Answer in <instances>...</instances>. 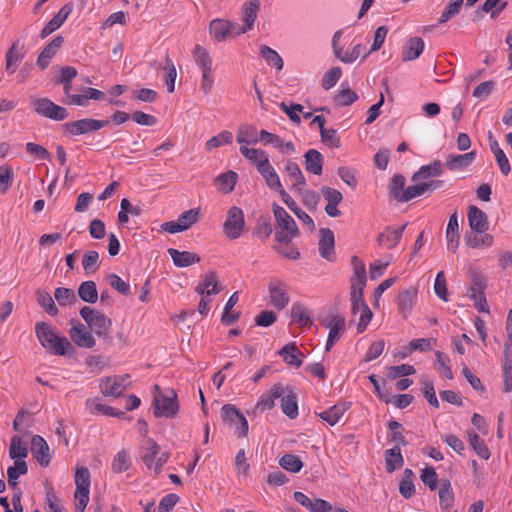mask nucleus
Instances as JSON below:
<instances>
[{
    "instance_id": "11",
    "label": "nucleus",
    "mask_w": 512,
    "mask_h": 512,
    "mask_svg": "<svg viewBox=\"0 0 512 512\" xmlns=\"http://www.w3.org/2000/svg\"><path fill=\"white\" fill-rule=\"evenodd\" d=\"M238 25L234 22L224 19H214L209 24V32L217 42L225 41L228 37H234Z\"/></svg>"
},
{
    "instance_id": "22",
    "label": "nucleus",
    "mask_w": 512,
    "mask_h": 512,
    "mask_svg": "<svg viewBox=\"0 0 512 512\" xmlns=\"http://www.w3.org/2000/svg\"><path fill=\"white\" fill-rule=\"evenodd\" d=\"M284 171L288 179L291 180L290 189L295 192H302V189L306 185V180L299 165L292 160H287Z\"/></svg>"
},
{
    "instance_id": "48",
    "label": "nucleus",
    "mask_w": 512,
    "mask_h": 512,
    "mask_svg": "<svg viewBox=\"0 0 512 512\" xmlns=\"http://www.w3.org/2000/svg\"><path fill=\"white\" fill-rule=\"evenodd\" d=\"M165 70V85L167 87V91L169 93L174 92L175 90V80L177 77V70L173 63V61L170 59L169 55H166L165 57V65L163 67Z\"/></svg>"
},
{
    "instance_id": "24",
    "label": "nucleus",
    "mask_w": 512,
    "mask_h": 512,
    "mask_svg": "<svg viewBox=\"0 0 512 512\" xmlns=\"http://www.w3.org/2000/svg\"><path fill=\"white\" fill-rule=\"evenodd\" d=\"M285 392L280 396V406L282 412L290 419H295L298 416L297 397L291 387L286 386Z\"/></svg>"
},
{
    "instance_id": "28",
    "label": "nucleus",
    "mask_w": 512,
    "mask_h": 512,
    "mask_svg": "<svg viewBox=\"0 0 512 512\" xmlns=\"http://www.w3.org/2000/svg\"><path fill=\"white\" fill-rule=\"evenodd\" d=\"M269 297L272 305L278 310L284 309L289 303V296L284 285L280 282L277 284L270 283Z\"/></svg>"
},
{
    "instance_id": "6",
    "label": "nucleus",
    "mask_w": 512,
    "mask_h": 512,
    "mask_svg": "<svg viewBox=\"0 0 512 512\" xmlns=\"http://www.w3.org/2000/svg\"><path fill=\"white\" fill-rule=\"evenodd\" d=\"M245 228L244 212L237 206L228 209L223 223V234L230 240L238 239Z\"/></svg>"
},
{
    "instance_id": "56",
    "label": "nucleus",
    "mask_w": 512,
    "mask_h": 512,
    "mask_svg": "<svg viewBox=\"0 0 512 512\" xmlns=\"http://www.w3.org/2000/svg\"><path fill=\"white\" fill-rule=\"evenodd\" d=\"M200 217V209L199 208H193L189 209L178 217V222L181 224L183 230L189 229L193 224L198 222Z\"/></svg>"
},
{
    "instance_id": "2",
    "label": "nucleus",
    "mask_w": 512,
    "mask_h": 512,
    "mask_svg": "<svg viewBox=\"0 0 512 512\" xmlns=\"http://www.w3.org/2000/svg\"><path fill=\"white\" fill-rule=\"evenodd\" d=\"M275 218V241L291 242L299 236V229L294 219L286 212V210L274 203L272 205Z\"/></svg>"
},
{
    "instance_id": "15",
    "label": "nucleus",
    "mask_w": 512,
    "mask_h": 512,
    "mask_svg": "<svg viewBox=\"0 0 512 512\" xmlns=\"http://www.w3.org/2000/svg\"><path fill=\"white\" fill-rule=\"evenodd\" d=\"M129 378V375L105 377L100 382L101 393L105 396L118 397L126 389L125 381Z\"/></svg>"
},
{
    "instance_id": "43",
    "label": "nucleus",
    "mask_w": 512,
    "mask_h": 512,
    "mask_svg": "<svg viewBox=\"0 0 512 512\" xmlns=\"http://www.w3.org/2000/svg\"><path fill=\"white\" fill-rule=\"evenodd\" d=\"M146 445L147 446L144 448V453L142 454L141 459L148 469H152L154 466V458L159 454L160 447L151 438L146 440Z\"/></svg>"
},
{
    "instance_id": "51",
    "label": "nucleus",
    "mask_w": 512,
    "mask_h": 512,
    "mask_svg": "<svg viewBox=\"0 0 512 512\" xmlns=\"http://www.w3.org/2000/svg\"><path fill=\"white\" fill-rule=\"evenodd\" d=\"M279 465L286 471L297 473L302 469L303 462L298 456L285 454L280 458Z\"/></svg>"
},
{
    "instance_id": "47",
    "label": "nucleus",
    "mask_w": 512,
    "mask_h": 512,
    "mask_svg": "<svg viewBox=\"0 0 512 512\" xmlns=\"http://www.w3.org/2000/svg\"><path fill=\"white\" fill-rule=\"evenodd\" d=\"M344 331L345 319H337L333 324V327H330L329 329V335L325 347L326 351H329L333 347L334 343L341 338Z\"/></svg>"
},
{
    "instance_id": "46",
    "label": "nucleus",
    "mask_w": 512,
    "mask_h": 512,
    "mask_svg": "<svg viewBox=\"0 0 512 512\" xmlns=\"http://www.w3.org/2000/svg\"><path fill=\"white\" fill-rule=\"evenodd\" d=\"M260 54L268 65L274 66L277 70H282L283 60L280 55L267 45L260 46Z\"/></svg>"
},
{
    "instance_id": "20",
    "label": "nucleus",
    "mask_w": 512,
    "mask_h": 512,
    "mask_svg": "<svg viewBox=\"0 0 512 512\" xmlns=\"http://www.w3.org/2000/svg\"><path fill=\"white\" fill-rule=\"evenodd\" d=\"M223 290L218 282V276L215 271L207 273L203 280L195 288V292L201 296L216 295Z\"/></svg>"
},
{
    "instance_id": "36",
    "label": "nucleus",
    "mask_w": 512,
    "mask_h": 512,
    "mask_svg": "<svg viewBox=\"0 0 512 512\" xmlns=\"http://www.w3.org/2000/svg\"><path fill=\"white\" fill-rule=\"evenodd\" d=\"M236 141L242 145L256 144L258 139V131L253 125H240L237 129Z\"/></svg>"
},
{
    "instance_id": "63",
    "label": "nucleus",
    "mask_w": 512,
    "mask_h": 512,
    "mask_svg": "<svg viewBox=\"0 0 512 512\" xmlns=\"http://www.w3.org/2000/svg\"><path fill=\"white\" fill-rule=\"evenodd\" d=\"M130 466L129 456L126 451H119L112 462V470L115 473H121L128 470Z\"/></svg>"
},
{
    "instance_id": "38",
    "label": "nucleus",
    "mask_w": 512,
    "mask_h": 512,
    "mask_svg": "<svg viewBox=\"0 0 512 512\" xmlns=\"http://www.w3.org/2000/svg\"><path fill=\"white\" fill-rule=\"evenodd\" d=\"M79 298L87 303H95L98 299L96 283L92 280L84 281L78 287Z\"/></svg>"
},
{
    "instance_id": "60",
    "label": "nucleus",
    "mask_w": 512,
    "mask_h": 512,
    "mask_svg": "<svg viewBox=\"0 0 512 512\" xmlns=\"http://www.w3.org/2000/svg\"><path fill=\"white\" fill-rule=\"evenodd\" d=\"M358 99L356 92L350 88L342 89L334 97V101L338 106L344 107L349 106Z\"/></svg>"
},
{
    "instance_id": "62",
    "label": "nucleus",
    "mask_w": 512,
    "mask_h": 512,
    "mask_svg": "<svg viewBox=\"0 0 512 512\" xmlns=\"http://www.w3.org/2000/svg\"><path fill=\"white\" fill-rule=\"evenodd\" d=\"M468 245L472 248H479L482 246L489 247L493 244V236L487 233H477L467 240Z\"/></svg>"
},
{
    "instance_id": "3",
    "label": "nucleus",
    "mask_w": 512,
    "mask_h": 512,
    "mask_svg": "<svg viewBox=\"0 0 512 512\" xmlns=\"http://www.w3.org/2000/svg\"><path fill=\"white\" fill-rule=\"evenodd\" d=\"M153 397L154 416L157 418H174L179 411L177 394L173 389L162 392L160 386L155 384Z\"/></svg>"
},
{
    "instance_id": "53",
    "label": "nucleus",
    "mask_w": 512,
    "mask_h": 512,
    "mask_svg": "<svg viewBox=\"0 0 512 512\" xmlns=\"http://www.w3.org/2000/svg\"><path fill=\"white\" fill-rule=\"evenodd\" d=\"M54 297L60 306L75 304L77 302L74 290L70 288L59 287L55 289Z\"/></svg>"
},
{
    "instance_id": "23",
    "label": "nucleus",
    "mask_w": 512,
    "mask_h": 512,
    "mask_svg": "<svg viewBox=\"0 0 512 512\" xmlns=\"http://www.w3.org/2000/svg\"><path fill=\"white\" fill-rule=\"evenodd\" d=\"M407 226V223L393 229L392 227H386L377 237L378 245L383 246L387 249H392L400 242L403 232Z\"/></svg>"
},
{
    "instance_id": "1",
    "label": "nucleus",
    "mask_w": 512,
    "mask_h": 512,
    "mask_svg": "<svg viewBox=\"0 0 512 512\" xmlns=\"http://www.w3.org/2000/svg\"><path fill=\"white\" fill-rule=\"evenodd\" d=\"M35 333L41 345L53 355L63 356L68 348H72L68 339L58 336L46 322H37Z\"/></svg>"
},
{
    "instance_id": "52",
    "label": "nucleus",
    "mask_w": 512,
    "mask_h": 512,
    "mask_svg": "<svg viewBox=\"0 0 512 512\" xmlns=\"http://www.w3.org/2000/svg\"><path fill=\"white\" fill-rule=\"evenodd\" d=\"M237 177V173L230 170L217 176L215 181L220 184L222 191L229 193L234 189Z\"/></svg>"
},
{
    "instance_id": "54",
    "label": "nucleus",
    "mask_w": 512,
    "mask_h": 512,
    "mask_svg": "<svg viewBox=\"0 0 512 512\" xmlns=\"http://www.w3.org/2000/svg\"><path fill=\"white\" fill-rule=\"evenodd\" d=\"M233 135L229 131H222L216 136L211 137L205 143V149L209 152L215 148L220 147L222 144H230L232 143Z\"/></svg>"
},
{
    "instance_id": "58",
    "label": "nucleus",
    "mask_w": 512,
    "mask_h": 512,
    "mask_svg": "<svg viewBox=\"0 0 512 512\" xmlns=\"http://www.w3.org/2000/svg\"><path fill=\"white\" fill-rule=\"evenodd\" d=\"M82 266L86 273L95 272L99 266V254L90 250L83 255Z\"/></svg>"
},
{
    "instance_id": "16",
    "label": "nucleus",
    "mask_w": 512,
    "mask_h": 512,
    "mask_svg": "<svg viewBox=\"0 0 512 512\" xmlns=\"http://www.w3.org/2000/svg\"><path fill=\"white\" fill-rule=\"evenodd\" d=\"M73 11V3L69 2L65 4L56 15L43 27L40 32V38L45 39L50 34H52L55 30L60 28L63 23L66 21L68 16Z\"/></svg>"
},
{
    "instance_id": "34",
    "label": "nucleus",
    "mask_w": 512,
    "mask_h": 512,
    "mask_svg": "<svg viewBox=\"0 0 512 512\" xmlns=\"http://www.w3.org/2000/svg\"><path fill=\"white\" fill-rule=\"evenodd\" d=\"M403 457L399 445L385 451V468L388 473H393L396 469L403 466Z\"/></svg>"
},
{
    "instance_id": "40",
    "label": "nucleus",
    "mask_w": 512,
    "mask_h": 512,
    "mask_svg": "<svg viewBox=\"0 0 512 512\" xmlns=\"http://www.w3.org/2000/svg\"><path fill=\"white\" fill-rule=\"evenodd\" d=\"M37 303L51 316H56L59 312L51 295L42 289L36 291Z\"/></svg>"
},
{
    "instance_id": "14",
    "label": "nucleus",
    "mask_w": 512,
    "mask_h": 512,
    "mask_svg": "<svg viewBox=\"0 0 512 512\" xmlns=\"http://www.w3.org/2000/svg\"><path fill=\"white\" fill-rule=\"evenodd\" d=\"M319 253L320 256L327 261L335 260V239L334 233L329 228H321L319 230Z\"/></svg>"
},
{
    "instance_id": "17",
    "label": "nucleus",
    "mask_w": 512,
    "mask_h": 512,
    "mask_svg": "<svg viewBox=\"0 0 512 512\" xmlns=\"http://www.w3.org/2000/svg\"><path fill=\"white\" fill-rule=\"evenodd\" d=\"M31 452L42 467H47L51 461L49 446L40 435H34L31 439Z\"/></svg>"
},
{
    "instance_id": "10",
    "label": "nucleus",
    "mask_w": 512,
    "mask_h": 512,
    "mask_svg": "<svg viewBox=\"0 0 512 512\" xmlns=\"http://www.w3.org/2000/svg\"><path fill=\"white\" fill-rule=\"evenodd\" d=\"M90 472L88 468L81 466L75 472L76 491L75 499L80 500L81 507H86L89 502Z\"/></svg>"
},
{
    "instance_id": "59",
    "label": "nucleus",
    "mask_w": 512,
    "mask_h": 512,
    "mask_svg": "<svg viewBox=\"0 0 512 512\" xmlns=\"http://www.w3.org/2000/svg\"><path fill=\"white\" fill-rule=\"evenodd\" d=\"M421 384H422V390H423L424 397L426 398L428 403L431 406H433L434 408H438L439 401L436 397L433 382L430 381L428 378L424 377L421 380Z\"/></svg>"
},
{
    "instance_id": "8",
    "label": "nucleus",
    "mask_w": 512,
    "mask_h": 512,
    "mask_svg": "<svg viewBox=\"0 0 512 512\" xmlns=\"http://www.w3.org/2000/svg\"><path fill=\"white\" fill-rule=\"evenodd\" d=\"M32 104L37 114L52 120L62 121L69 116L66 108L55 104L48 98H35L32 100Z\"/></svg>"
},
{
    "instance_id": "61",
    "label": "nucleus",
    "mask_w": 512,
    "mask_h": 512,
    "mask_svg": "<svg viewBox=\"0 0 512 512\" xmlns=\"http://www.w3.org/2000/svg\"><path fill=\"white\" fill-rule=\"evenodd\" d=\"M341 75L342 70L340 67H332L331 69H329L322 79V88L325 90H329L330 88H332L337 83Z\"/></svg>"
},
{
    "instance_id": "30",
    "label": "nucleus",
    "mask_w": 512,
    "mask_h": 512,
    "mask_svg": "<svg viewBox=\"0 0 512 512\" xmlns=\"http://www.w3.org/2000/svg\"><path fill=\"white\" fill-rule=\"evenodd\" d=\"M304 164L307 172L321 175L323 170V156L316 149H310L304 154Z\"/></svg>"
},
{
    "instance_id": "50",
    "label": "nucleus",
    "mask_w": 512,
    "mask_h": 512,
    "mask_svg": "<svg viewBox=\"0 0 512 512\" xmlns=\"http://www.w3.org/2000/svg\"><path fill=\"white\" fill-rule=\"evenodd\" d=\"M469 442L473 450L477 453L478 456L487 460L490 458V451L483 439L476 433H469Z\"/></svg>"
},
{
    "instance_id": "21",
    "label": "nucleus",
    "mask_w": 512,
    "mask_h": 512,
    "mask_svg": "<svg viewBox=\"0 0 512 512\" xmlns=\"http://www.w3.org/2000/svg\"><path fill=\"white\" fill-rule=\"evenodd\" d=\"M351 264L353 266L354 273L351 277L350 291H361L363 293L367 282L365 264L357 256L352 257Z\"/></svg>"
},
{
    "instance_id": "35",
    "label": "nucleus",
    "mask_w": 512,
    "mask_h": 512,
    "mask_svg": "<svg viewBox=\"0 0 512 512\" xmlns=\"http://www.w3.org/2000/svg\"><path fill=\"white\" fill-rule=\"evenodd\" d=\"M278 354L283 357L285 363L291 366H295L299 368L302 365V360L299 356H303V354L298 350L295 343H288L284 347H282Z\"/></svg>"
},
{
    "instance_id": "13",
    "label": "nucleus",
    "mask_w": 512,
    "mask_h": 512,
    "mask_svg": "<svg viewBox=\"0 0 512 512\" xmlns=\"http://www.w3.org/2000/svg\"><path fill=\"white\" fill-rule=\"evenodd\" d=\"M260 8L259 0H249L244 3L242 7V20L243 26L239 27L236 31V35H241L253 28L257 13Z\"/></svg>"
},
{
    "instance_id": "41",
    "label": "nucleus",
    "mask_w": 512,
    "mask_h": 512,
    "mask_svg": "<svg viewBox=\"0 0 512 512\" xmlns=\"http://www.w3.org/2000/svg\"><path fill=\"white\" fill-rule=\"evenodd\" d=\"M28 455L27 448L22 444V439L18 435H14L10 441L9 456L15 461H24Z\"/></svg>"
},
{
    "instance_id": "19",
    "label": "nucleus",
    "mask_w": 512,
    "mask_h": 512,
    "mask_svg": "<svg viewBox=\"0 0 512 512\" xmlns=\"http://www.w3.org/2000/svg\"><path fill=\"white\" fill-rule=\"evenodd\" d=\"M469 226L476 233H484L488 230V217L484 211L477 206L470 205L467 212Z\"/></svg>"
},
{
    "instance_id": "31",
    "label": "nucleus",
    "mask_w": 512,
    "mask_h": 512,
    "mask_svg": "<svg viewBox=\"0 0 512 512\" xmlns=\"http://www.w3.org/2000/svg\"><path fill=\"white\" fill-rule=\"evenodd\" d=\"M476 152L471 151L465 154L449 155L445 165L451 171L461 170L468 167L475 159Z\"/></svg>"
},
{
    "instance_id": "49",
    "label": "nucleus",
    "mask_w": 512,
    "mask_h": 512,
    "mask_svg": "<svg viewBox=\"0 0 512 512\" xmlns=\"http://www.w3.org/2000/svg\"><path fill=\"white\" fill-rule=\"evenodd\" d=\"M194 60L202 71L212 70V59L206 48L196 45L194 49Z\"/></svg>"
},
{
    "instance_id": "32",
    "label": "nucleus",
    "mask_w": 512,
    "mask_h": 512,
    "mask_svg": "<svg viewBox=\"0 0 512 512\" xmlns=\"http://www.w3.org/2000/svg\"><path fill=\"white\" fill-rule=\"evenodd\" d=\"M424 49V41L420 37H412L408 40L402 51V60L411 61L417 59Z\"/></svg>"
},
{
    "instance_id": "57",
    "label": "nucleus",
    "mask_w": 512,
    "mask_h": 512,
    "mask_svg": "<svg viewBox=\"0 0 512 512\" xmlns=\"http://www.w3.org/2000/svg\"><path fill=\"white\" fill-rule=\"evenodd\" d=\"M290 243L291 242H276L273 248L278 254L290 260H296L300 257L299 250L293 245H290Z\"/></svg>"
},
{
    "instance_id": "64",
    "label": "nucleus",
    "mask_w": 512,
    "mask_h": 512,
    "mask_svg": "<svg viewBox=\"0 0 512 512\" xmlns=\"http://www.w3.org/2000/svg\"><path fill=\"white\" fill-rule=\"evenodd\" d=\"M110 286L122 295L130 294V285L122 280L117 274L111 273L107 276Z\"/></svg>"
},
{
    "instance_id": "45",
    "label": "nucleus",
    "mask_w": 512,
    "mask_h": 512,
    "mask_svg": "<svg viewBox=\"0 0 512 512\" xmlns=\"http://www.w3.org/2000/svg\"><path fill=\"white\" fill-rule=\"evenodd\" d=\"M271 233L272 225L269 216L261 215L256 221L252 234L262 240H265L271 235Z\"/></svg>"
},
{
    "instance_id": "29",
    "label": "nucleus",
    "mask_w": 512,
    "mask_h": 512,
    "mask_svg": "<svg viewBox=\"0 0 512 512\" xmlns=\"http://www.w3.org/2000/svg\"><path fill=\"white\" fill-rule=\"evenodd\" d=\"M443 172L444 170L442 162L440 160H434L428 165L421 166L420 169L413 174L412 181L417 182L426 180L430 177H437L442 175Z\"/></svg>"
},
{
    "instance_id": "25",
    "label": "nucleus",
    "mask_w": 512,
    "mask_h": 512,
    "mask_svg": "<svg viewBox=\"0 0 512 512\" xmlns=\"http://www.w3.org/2000/svg\"><path fill=\"white\" fill-rule=\"evenodd\" d=\"M284 392L285 388L282 384H274L268 393H265L260 397L259 401L256 404V408L262 412L271 410L275 406L274 401L276 399H279Z\"/></svg>"
},
{
    "instance_id": "44",
    "label": "nucleus",
    "mask_w": 512,
    "mask_h": 512,
    "mask_svg": "<svg viewBox=\"0 0 512 512\" xmlns=\"http://www.w3.org/2000/svg\"><path fill=\"white\" fill-rule=\"evenodd\" d=\"M291 317L300 326H308L313 323L309 311L302 304H294L292 306Z\"/></svg>"
},
{
    "instance_id": "26",
    "label": "nucleus",
    "mask_w": 512,
    "mask_h": 512,
    "mask_svg": "<svg viewBox=\"0 0 512 512\" xmlns=\"http://www.w3.org/2000/svg\"><path fill=\"white\" fill-rule=\"evenodd\" d=\"M167 252L171 256L174 265L177 267H188L199 263L201 260L200 256L194 252L179 251L175 248H169Z\"/></svg>"
},
{
    "instance_id": "4",
    "label": "nucleus",
    "mask_w": 512,
    "mask_h": 512,
    "mask_svg": "<svg viewBox=\"0 0 512 512\" xmlns=\"http://www.w3.org/2000/svg\"><path fill=\"white\" fill-rule=\"evenodd\" d=\"M80 316L97 336L103 339L110 338L109 332L112 321L104 313L95 310L90 306H84L80 309Z\"/></svg>"
},
{
    "instance_id": "42",
    "label": "nucleus",
    "mask_w": 512,
    "mask_h": 512,
    "mask_svg": "<svg viewBox=\"0 0 512 512\" xmlns=\"http://www.w3.org/2000/svg\"><path fill=\"white\" fill-rule=\"evenodd\" d=\"M439 499L442 509H448L453 505L454 494L448 479H442L440 482Z\"/></svg>"
},
{
    "instance_id": "9",
    "label": "nucleus",
    "mask_w": 512,
    "mask_h": 512,
    "mask_svg": "<svg viewBox=\"0 0 512 512\" xmlns=\"http://www.w3.org/2000/svg\"><path fill=\"white\" fill-rule=\"evenodd\" d=\"M256 168L270 189L275 190L281 198L287 196V192L283 188L280 178L274 167L271 166L268 158L260 159L256 163Z\"/></svg>"
},
{
    "instance_id": "18",
    "label": "nucleus",
    "mask_w": 512,
    "mask_h": 512,
    "mask_svg": "<svg viewBox=\"0 0 512 512\" xmlns=\"http://www.w3.org/2000/svg\"><path fill=\"white\" fill-rule=\"evenodd\" d=\"M417 297V288L409 287L407 289H403L399 291L396 302L398 306L399 313L407 318L410 312L413 309Z\"/></svg>"
},
{
    "instance_id": "5",
    "label": "nucleus",
    "mask_w": 512,
    "mask_h": 512,
    "mask_svg": "<svg viewBox=\"0 0 512 512\" xmlns=\"http://www.w3.org/2000/svg\"><path fill=\"white\" fill-rule=\"evenodd\" d=\"M221 418L225 424L234 428L238 438L248 434V422L243 413L233 404H225L221 408Z\"/></svg>"
},
{
    "instance_id": "7",
    "label": "nucleus",
    "mask_w": 512,
    "mask_h": 512,
    "mask_svg": "<svg viewBox=\"0 0 512 512\" xmlns=\"http://www.w3.org/2000/svg\"><path fill=\"white\" fill-rule=\"evenodd\" d=\"M109 124L108 120H98L93 118H83L76 121L67 122L63 125L65 131L71 136L85 135L96 132Z\"/></svg>"
},
{
    "instance_id": "33",
    "label": "nucleus",
    "mask_w": 512,
    "mask_h": 512,
    "mask_svg": "<svg viewBox=\"0 0 512 512\" xmlns=\"http://www.w3.org/2000/svg\"><path fill=\"white\" fill-rule=\"evenodd\" d=\"M350 403L342 402L338 403L329 409L321 412L319 417L326 421L329 425H335L343 414L349 409Z\"/></svg>"
},
{
    "instance_id": "55",
    "label": "nucleus",
    "mask_w": 512,
    "mask_h": 512,
    "mask_svg": "<svg viewBox=\"0 0 512 512\" xmlns=\"http://www.w3.org/2000/svg\"><path fill=\"white\" fill-rule=\"evenodd\" d=\"M463 2L464 0H450L438 19V23L444 24L456 16L460 12Z\"/></svg>"
},
{
    "instance_id": "37",
    "label": "nucleus",
    "mask_w": 512,
    "mask_h": 512,
    "mask_svg": "<svg viewBox=\"0 0 512 512\" xmlns=\"http://www.w3.org/2000/svg\"><path fill=\"white\" fill-rule=\"evenodd\" d=\"M287 207L303 222L308 229L313 232L315 230V224L313 219L304 211H302L293 198L287 193L286 197L281 198Z\"/></svg>"
},
{
    "instance_id": "27",
    "label": "nucleus",
    "mask_w": 512,
    "mask_h": 512,
    "mask_svg": "<svg viewBox=\"0 0 512 512\" xmlns=\"http://www.w3.org/2000/svg\"><path fill=\"white\" fill-rule=\"evenodd\" d=\"M105 98V93L95 88H83V94H76L67 100L68 105H78L86 107L90 99L101 101Z\"/></svg>"
},
{
    "instance_id": "12",
    "label": "nucleus",
    "mask_w": 512,
    "mask_h": 512,
    "mask_svg": "<svg viewBox=\"0 0 512 512\" xmlns=\"http://www.w3.org/2000/svg\"><path fill=\"white\" fill-rule=\"evenodd\" d=\"M91 332L90 328L88 329L78 322L70 328L69 336L78 347L93 348L96 344V340Z\"/></svg>"
},
{
    "instance_id": "39",
    "label": "nucleus",
    "mask_w": 512,
    "mask_h": 512,
    "mask_svg": "<svg viewBox=\"0 0 512 512\" xmlns=\"http://www.w3.org/2000/svg\"><path fill=\"white\" fill-rule=\"evenodd\" d=\"M28 467L25 461H15L14 466L8 467L7 477L9 486L15 491L18 487V478L20 475H25Z\"/></svg>"
}]
</instances>
